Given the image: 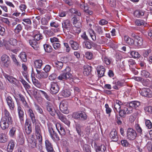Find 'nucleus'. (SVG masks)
Here are the masks:
<instances>
[{"label":"nucleus","mask_w":152,"mask_h":152,"mask_svg":"<svg viewBox=\"0 0 152 152\" xmlns=\"http://www.w3.org/2000/svg\"><path fill=\"white\" fill-rule=\"evenodd\" d=\"M81 126L79 124H77L76 125L75 128L76 131L78 134L80 136L81 135V134H82L81 131Z\"/></svg>","instance_id":"51"},{"label":"nucleus","mask_w":152,"mask_h":152,"mask_svg":"<svg viewBox=\"0 0 152 152\" xmlns=\"http://www.w3.org/2000/svg\"><path fill=\"white\" fill-rule=\"evenodd\" d=\"M43 46L46 52L50 53L52 51L53 48L50 45L45 44Z\"/></svg>","instance_id":"49"},{"label":"nucleus","mask_w":152,"mask_h":152,"mask_svg":"<svg viewBox=\"0 0 152 152\" xmlns=\"http://www.w3.org/2000/svg\"><path fill=\"white\" fill-rule=\"evenodd\" d=\"M45 143L46 149L48 152L54 151L53 145L48 140H45Z\"/></svg>","instance_id":"32"},{"label":"nucleus","mask_w":152,"mask_h":152,"mask_svg":"<svg viewBox=\"0 0 152 152\" xmlns=\"http://www.w3.org/2000/svg\"><path fill=\"white\" fill-rule=\"evenodd\" d=\"M125 80H115L113 82L112 84L114 89L118 90L121 87L125 86Z\"/></svg>","instance_id":"11"},{"label":"nucleus","mask_w":152,"mask_h":152,"mask_svg":"<svg viewBox=\"0 0 152 152\" xmlns=\"http://www.w3.org/2000/svg\"><path fill=\"white\" fill-rule=\"evenodd\" d=\"M6 101L9 108L10 111H13L15 108V101L10 96H8L6 98Z\"/></svg>","instance_id":"10"},{"label":"nucleus","mask_w":152,"mask_h":152,"mask_svg":"<svg viewBox=\"0 0 152 152\" xmlns=\"http://www.w3.org/2000/svg\"><path fill=\"white\" fill-rule=\"evenodd\" d=\"M46 108L49 114L52 116L55 115L57 112V110H55L52 104L50 102H47Z\"/></svg>","instance_id":"17"},{"label":"nucleus","mask_w":152,"mask_h":152,"mask_svg":"<svg viewBox=\"0 0 152 152\" xmlns=\"http://www.w3.org/2000/svg\"><path fill=\"white\" fill-rule=\"evenodd\" d=\"M94 148L96 152H104L106 150V148L103 144L101 145L97 144L96 142H94Z\"/></svg>","instance_id":"20"},{"label":"nucleus","mask_w":152,"mask_h":152,"mask_svg":"<svg viewBox=\"0 0 152 152\" xmlns=\"http://www.w3.org/2000/svg\"><path fill=\"white\" fill-rule=\"evenodd\" d=\"M124 107L125 108H126L127 110H126L127 112V114H131L133 112V108L132 107L130 106V104H129L128 105H124Z\"/></svg>","instance_id":"54"},{"label":"nucleus","mask_w":152,"mask_h":152,"mask_svg":"<svg viewBox=\"0 0 152 152\" xmlns=\"http://www.w3.org/2000/svg\"><path fill=\"white\" fill-rule=\"evenodd\" d=\"M130 106L134 108H136L140 105V103L139 102L136 101H132L129 103Z\"/></svg>","instance_id":"46"},{"label":"nucleus","mask_w":152,"mask_h":152,"mask_svg":"<svg viewBox=\"0 0 152 152\" xmlns=\"http://www.w3.org/2000/svg\"><path fill=\"white\" fill-rule=\"evenodd\" d=\"M69 12L71 13L75 14L79 16L81 15V13L80 12L75 8H72L70 9Z\"/></svg>","instance_id":"55"},{"label":"nucleus","mask_w":152,"mask_h":152,"mask_svg":"<svg viewBox=\"0 0 152 152\" xmlns=\"http://www.w3.org/2000/svg\"><path fill=\"white\" fill-rule=\"evenodd\" d=\"M55 126L56 129L61 136H64L66 134L65 130L63 125L59 123H55Z\"/></svg>","instance_id":"21"},{"label":"nucleus","mask_w":152,"mask_h":152,"mask_svg":"<svg viewBox=\"0 0 152 152\" xmlns=\"http://www.w3.org/2000/svg\"><path fill=\"white\" fill-rule=\"evenodd\" d=\"M89 7L86 4L83 10L85 12V14L87 16L88 15H91L93 14V12L92 11L89 10Z\"/></svg>","instance_id":"45"},{"label":"nucleus","mask_w":152,"mask_h":152,"mask_svg":"<svg viewBox=\"0 0 152 152\" xmlns=\"http://www.w3.org/2000/svg\"><path fill=\"white\" fill-rule=\"evenodd\" d=\"M140 95L143 96L148 98L152 97V92L151 89L147 88H143L139 91Z\"/></svg>","instance_id":"13"},{"label":"nucleus","mask_w":152,"mask_h":152,"mask_svg":"<svg viewBox=\"0 0 152 152\" xmlns=\"http://www.w3.org/2000/svg\"><path fill=\"white\" fill-rule=\"evenodd\" d=\"M30 44L36 50H39L40 49L39 44L38 43L35 39H30L29 41Z\"/></svg>","instance_id":"30"},{"label":"nucleus","mask_w":152,"mask_h":152,"mask_svg":"<svg viewBox=\"0 0 152 152\" xmlns=\"http://www.w3.org/2000/svg\"><path fill=\"white\" fill-rule=\"evenodd\" d=\"M34 72L33 73L32 72L31 77L33 83L37 87L39 88H41L42 87V85L40 82L35 78L34 76Z\"/></svg>","instance_id":"29"},{"label":"nucleus","mask_w":152,"mask_h":152,"mask_svg":"<svg viewBox=\"0 0 152 152\" xmlns=\"http://www.w3.org/2000/svg\"><path fill=\"white\" fill-rule=\"evenodd\" d=\"M20 57L21 60L24 62H26L27 61V55L24 52H22L20 54Z\"/></svg>","instance_id":"52"},{"label":"nucleus","mask_w":152,"mask_h":152,"mask_svg":"<svg viewBox=\"0 0 152 152\" xmlns=\"http://www.w3.org/2000/svg\"><path fill=\"white\" fill-rule=\"evenodd\" d=\"M69 43L72 49L74 50H77L80 47V44L77 42L73 40H71Z\"/></svg>","instance_id":"33"},{"label":"nucleus","mask_w":152,"mask_h":152,"mask_svg":"<svg viewBox=\"0 0 152 152\" xmlns=\"http://www.w3.org/2000/svg\"><path fill=\"white\" fill-rule=\"evenodd\" d=\"M105 107L106 108L105 111L106 114H108L109 116H110L112 110L109 107L108 104L107 103L105 104Z\"/></svg>","instance_id":"53"},{"label":"nucleus","mask_w":152,"mask_h":152,"mask_svg":"<svg viewBox=\"0 0 152 152\" xmlns=\"http://www.w3.org/2000/svg\"><path fill=\"white\" fill-rule=\"evenodd\" d=\"M94 28L97 34L100 35H102L104 34V29L102 27L98 25L95 26Z\"/></svg>","instance_id":"34"},{"label":"nucleus","mask_w":152,"mask_h":152,"mask_svg":"<svg viewBox=\"0 0 152 152\" xmlns=\"http://www.w3.org/2000/svg\"><path fill=\"white\" fill-rule=\"evenodd\" d=\"M2 114L3 116L1 118H4L7 120H12L10 113L6 108H4L2 110Z\"/></svg>","instance_id":"23"},{"label":"nucleus","mask_w":152,"mask_h":152,"mask_svg":"<svg viewBox=\"0 0 152 152\" xmlns=\"http://www.w3.org/2000/svg\"><path fill=\"white\" fill-rule=\"evenodd\" d=\"M130 54L134 58H139L140 56V55L138 52L135 51H131Z\"/></svg>","instance_id":"58"},{"label":"nucleus","mask_w":152,"mask_h":152,"mask_svg":"<svg viewBox=\"0 0 152 152\" xmlns=\"http://www.w3.org/2000/svg\"><path fill=\"white\" fill-rule=\"evenodd\" d=\"M8 140L7 136L3 133L0 134V143H5Z\"/></svg>","instance_id":"41"},{"label":"nucleus","mask_w":152,"mask_h":152,"mask_svg":"<svg viewBox=\"0 0 152 152\" xmlns=\"http://www.w3.org/2000/svg\"><path fill=\"white\" fill-rule=\"evenodd\" d=\"M13 122L12 120H7L5 119L1 118L0 121V126L1 129L4 131L8 130L10 125H11Z\"/></svg>","instance_id":"3"},{"label":"nucleus","mask_w":152,"mask_h":152,"mask_svg":"<svg viewBox=\"0 0 152 152\" xmlns=\"http://www.w3.org/2000/svg\"><path fill=\"white\" fill-rule=\"evenodd\" d=\"M124 39L126 43L129 45H132L134 44V40L128 36L125 35L124 36Z\"/></svg>","instance_id":"38"},{"label":"nucleus","mask_w":152,"mask_h":152,"mask_svg":"<svg viewBox=\"0 0 152 152\" xmlns=\"http://www.w3.org/2000/svg\"><path fill=\"white\" fill-rule=\"evenodd\" d=\"M135 24L137 26H144L146 23V22L143 20L137 19L135 21Z\"/></svg>","instance_id":"48"},{"label":"nucleus","mask_w":152,"mask_h":152,"mask_svg":"<svg viewBox=\"0 0 152 152\" xmlns=\"http://www.w3.org/2000/svg\"><path fill=\"white\" fill-rule=\"evenodd\" d=\"M18 116L21 124L24 122V112L22 108L20 105H18L17 107Z\"/></svg>","instance_id":"22"},{"label":"nucleus","mask_w":152,"mask_h":152,"mask_svg":"<svg viewBox=\"0 0 152 152\" xmlns=\"http://www.w3.org/2000/svg\"><path fill=\"white\" fill-rule=\"evenodd\" d=\"M135 128L137 132L140 134H142V130L138 124L135 125Z\"/></svg>","instance_id":"61"},{"label":"nucleus","mask_w":152,"mask_h":152,"mask_svg":"<svg viewBox=\"0 0 152 152\" xmlns=\"http://www.w3.org/2000/svg\"><path fill=\"white\" fill-rule=\"evenodd\" d=\"M83 45L84 47L88 49H91L92 47H95L96 46V44L95 43L91 41L87 40L83 42Z\"/></svg>","instance_id":"26"},{"label":"nucleus","mask_w":152,"mask_h":152,"mask_svg":"<svg viewBox=\"0 0 152 152\" xmlns=\"http://www.w3.org/2000/svg\"><path fill=\"white\" fill-rule=\"evenodd\" d=\"M36 71L37 73L36 77L39 80L46 78L48 76V73H47L42 70H39L37 69Z\"/></svg>","instance_id":"19"},{"label":"nucleus","mask_w":152,"mask_h":152,"mask_svg":"<svg viewBox=\"0 0 152 152\" xmlns=\"http://www.w3.org/2000/svg\"><path fill=\"white\" fill-rule=\"evenodd\" d=\"M146 147L148 151H152V143L151 142H147Z\"/></svg>","instance_id":"62"},{"label":"nucleus","mask_w":152,"mask_h":152,"mask_svg":"<svg viewBox=\"0 0 152 152\" xmlns=\"http://www.w3.org/2000/svg\"><path fill=\"white\" fill-rule=\"evenodd\" d=\"M23 26L21 24H18L14 29L15 32L17 34H19L23 29Z\"/></svg>","instance_id":"50"},{"label":"nucleus","mask_w":152,"mask_h":152,"mask_svg":"<svg viewBox=\"0 0 152 152\" xmlns=\"http://www.w3.org/2000/svg\"><path fill=\"white\" fill-rule=\"evenodd\" d=\"M15 146V142L13 140H11L9 142L7 146L8 152H12Z\"/></svg>","instance_id":"35"},{"label":"nucleus","mask_w":152,"mask_h":152,"mask_svg":"<svg viewBox=\"0 0 152 152\" xmlns=\"http://www.w3.org/2000/svg\"><path fill=\"white\" fill-rule=\"evenodd\" d=\"M56 114L59 119L68 126H69L70 122L67 119L65 115L61 113L58 110H57Z\"/></svg>","instance_id":"16"},{"label":"nucleus","mask_w":152,"mask_h":152,"mask_svg":"<svg viewBox=\"0 0 152 152\" xmlns=\"http://www.w3.org/2000/svg\"><path fill=\"white\" fill-rule=\"evenodd\" d=\"M68 102L66 101H62L59 105V108L60 110L63 113L67 114L69 112L68 109Z\"/></svg>","instance_id":"15"},{"label":"nucleus","mask_w":152,"mask_h":152,"mask_svg":"<svg viewBox=\"0 0 152 152\" xmlns=\"http://www.w3.org/2000/svg\"><path fill=\"white\" fill-rule=\"evenodd\" d=\"M43 38V37L42 34H40L39 32L35 35L34 36V39L37 41H39L41 39H42Z\"/></svg>","instance_id":"59"},{"label":"nucleus","mask_w":152,"mask_h":152,"mask_svg":"<svg viewBox=\"0 0 152 152\" xmlns=\"http://www.w3.org/2000/svg\"><path fill=\"white\" fill-rule=\"evenodd\" d=\"M90 146L87 144H85L83 146V150L86 152H91L89 149Z\"/></svg>","instance_id":"63"},{"label":"nucleus","mask_w":152,"mask_h":152,"mask_svg":"<svg viewBox=\"0 0 152 152\" xmlns=\"http://www.w3.org/2000/svg\"><path fill=\"white\" fill-rule=\"evenodd\" d=\"M110 137L112 140L114 142H116L118 139L117 132L115 129H113L110 134Z\"/></svg>","instance_id":"27"},{"label":"nucleus","mask_w":152,"mask_h":152,"mask_svg":"<svg viewBox=\"0 0 152 152\" xmlns=\"http://www.w3.org/2000/svg\"><path fill=\"white\" fill-rule=\"evenodd\" d=\"M17 131V128L15 127H12L9 131V136L12 137H13L15 136L16 133Z\"/></svg>","instance_id":"43"},{"label":"nucleus","mask_w":152,"mask_h":152,"mask_svg":"<svg viewBox=\"0 0 152 152\" xmlns=\"http://www.w3.org/2000/svg\"><path fill=\"white\" fill-rule=\"evenodd\" d=\"M24 128L26 133L29 134L32 132L31 124L29 119L26 118L24 124Z\"/></svg>","instance_id":"12"},{"label":"nucleus","mask_w":152,"mask_h":152,"mask_svg":"<svg viewBox=\"0 0 152 152\" xmlns=\"http://www.w3.org/2000/svg\"><path fill=\"white\" fill-rule=\"evenodd\" d=\"M92 71V67L89 65H86L84 66V70L83 72L85 76H88L91 73Z\"/></svg>","instance_id":"37"},{"label":"nucleus","mask_w":152,"mask_h":152,"mask_svg":"<svg viewBox=\"0 0 152 152\" xmlns=\"http://www.w3.org/2000/svg\"><path fill=\"white\" fill-rule=\"evenodd\" d=\"M85 55L86 58L89 60H91L93 58V54L90 52H87L85 53Z\"/></svg>","instance_id":"57"},{"label":"nucleus","mask_w":152,"mask_h":152,"mask_svg":"<svg viewBox=\"0 0 152 152\" xmlns=\"http://www.w3.org/2000/svg\"><path fill=\"white\" fill-rule=\"evenodd\" d=\"M19 80L22 83L24 88L26 89H29L31 87L29 84L22 77H19Z\"/></svg>","instance_id":"42"},{"label":"nucleus","mask_w":152,"mask_h":152,"mask_svg":"<svg viewBox=\"0 0 152 152\" xmlns=\"http://www.w3.org/2000/svg\"><path fill=\"white\" fill-rule=\"evenodd\" d=\"M71 94L70 91L68 89L63 90L59 94V95L61 98L68 97Z\"/></svg>","instance_id":"28"},{"label":"nucleus","mask_w":152,"mask_h":152,"mask_svg":"<svg viewBox=\"0 0 152 152\" xmlns=\"http://www.w3.org/2000/svg\"><path fill=\"white\" fill-rule=\"evenodd\" d=\"M131 36L132 37H133L135 39L134 40V45H135L139 47L141 46L142 45L143 43V39L142 37L134 33H132V34Z\"/></svg>","instance_id":"14"},{"label":"nucleus","mask_w":152,"mask_h":152,"mask_svg":"<svg viewBox=\"0 0 152 152\" xmlns=\"http://www.w3.org/2000/svg\"><path fill=\"white\" fill-rule=\"evenodd\" d=\"M126 110H127V109L126 108H125L124 105L121 109L119 110L118 112L120 117L124 118L126 116V114H127V112Z\"/></svg>","instance_id":"40"},{"label":"nucleus","mask_w":152,"mask_h":152,"mask_svg":"<svg viewBox=\"0 0 152 152\" xmlns=\"http://www.w3.org/2000/svg\"><path fill=\"white\" fill-rule=\"evenodd\" d=\"M144 14V12L140 10H136L134 12V15L135 17L139 18L143 16Z\"/></svg>","instance_id":"39"},{"label":"nucleus","mask_w":152,"mask_h":152,"mask_svg":"<svg viewBox=\"0 0 152 152\" xmlns=\"http://www.w3.org/2000/svg\"><path fill=\"white\" fill-rule=\"evenodd\" d=\"M98 75L99 77H101L104 75L105 69L102 66L99 65L96 68Z\"/></svg>","instance_id":"25"},{"label":"nucleus","mask_w":152,"mask_h":152,"mask_svg":"<svg viewBox=\"0 0 152 152\" xmlns=\"http://www.w3.org/2000/svg\"><path fill=\"white\" fill-rule=\"evenodd\" d=\"M28 145L29 147L32 148H34L37 146L36 141L34 137V135H32L31 136L29 137L27 139Z\"/></svg>","instance_id":"24"},{"label":"nucleus","mask_w":152,"mask_h":152,"mask_svg":"<svg viewBox=\"0 0 152 152\" xmlns=\"http://www.w3.org/2000/svg\"><path fill=\"white\" fill-rule=\"evenodd\" d=\"M137 133L136 131L132 128H129L126 131L127 139L130 140H134L136 138Z\"/></svg>","instance_id":"5"},{"label":"nucleus","mask_w":152,"mask_h":152,"mask_svg":"<svg viewBox=\"0 0 152 152\" xmlns=\"http://www.w3.org/2000/svg\"><path fill=\"white\" fill-rule=\"evenodd\" d=\"M18 140L20 142V144H22L24 143L25 139L24 135L22 133H19L18 137Z\"/></svg>","instance_id":"44"},{"label":"nucleus","mask_w":152,"mask_h":152,"mask_svg":"<svg viewBox=\"0 0 152 152\" xmlns=\"http://www.w3.org/2000/svg\"><path fill=\"white\" fill-rule=\"evenodd\" d=\"M11 57L15 65L17 66H20V63L17 60L15 55L13 54L11 55Z\"/></svg>","instance_id":"47"},{"label":"nucleus","mask_w":152,"mask_h":152,"mask_svg":"<svg viewBox=\"0 0 152 152\" xmlns=\"http://www.w3.org/2000/svg\"><path fill=\"white\" fill-rule=\"evenodd\" d=\"M144 110L146 112H148L150 114H152V106L146 107L145 108Z\"/></svg>","instance_id":"64"},{"label":"nucleus","mask_w":152,"mask_h":152,"mask_svg":"<svg viewBox=\"0 0 152 152\" xmlns=\"http://www.w3.org/2000/svg\"><path fill=\"white\" fill-rule=\"evenodd\" d=\"M72 117L77 120L84 121L87 118L86 113L82 111L74 112L72 113Z\"/></svg>","instance_id":"6"},{"label":"nucleus","mask_w":152,"mask_h":152,"mask_svg":"<svg viewBox=\"0 0 152 152\" xmlns=\"http://www.w3.org/2000/svg\"><path fill=\"white\" fill-rule=\"evenodd\" d=\"M33 124L34 125L35 132L37 139L38 140L39 144H41L42 140V131L40 126L41 125L39 123L37 122Z\"/></svg>","instance_id":"2"},{"label":"nucleus","mask_w":152,"mask_h":152,"mask_svg":"<svg viewBox=\"0 0 152 152\" xmlns=\"http://www.w3.org/2000/svg\"><path fill=\"white\" fill-rule=\"evenodd\" d=\"M55 64L56 66L59 69H61L63 66V63L62 62L57 61L55 62Z\"/></svg>","instance_id":"56"},{"label":"nucleus","mask_w":152,"mask_h":152,"mask_svg":"<svg viewBox=\"0 0 152 152\" xmlns=\"http://www.w3.org/2000/svg\"><path fill=\"white\" fill-rule=\"evenodd\" d=\"M60 89L59 86L56 82H52L50 84V92L53 94H56Z\"/></svg>","instance_id":"7"},{"label":"nucleus","mask_w":152,"mask_h":152,"mask_svg":"<svg viewBox=\"0 0 152 152\" xmlns=\"http://www.w3.org/2000/svg\"><path fill=\"white\" fill-rule=\"evenodd\" d=\"M1 63L2 66L4 67L8 68L11 64L10 58L5 54H3L1 57Z\"/></svg>","instance_id":"4"},{"label":"nucleus","mask_w":152,"mask_h":152,"mask_svg":"<svg viewBox=\"0 0 152 152\" xmlns=\"http://www.w3.org/2000/svg\"><path fill=\"white\" fill-rule=\"evenodd\" d=\"M17 40L15 39L11 38H10L9 41L7 42V43L4 44V46L6 49L10 50L11 49L10 45H9L8 44L13 46H16L17 44Z\"/></svg>","instance_id":"18"},{"label":"nucleus","mask_w":152,"mask_h":152,"mask_svg":"<svg viewBox=\"0 0 152 152\" xmlns=\"http://www.w3.org/2000/svg\"><path fill=\"white\" fill-rule=\"evenodd\" d=\"M141 75L143 77H148L150 75V73L149 72L145 70H143L141 71Z\"/></svg>","instance_id":"60"},{"label":"nucleus","mask_w":152,"mask_h":152,"mask_svg":"<svg viewBox=\"0 0 152 152\" xmlns=\"http://www.w3.org/2000/svg\"><path fill=\"white\" fill-rule=\"evenodd\" d=\"M62 27L65 30H69L71 28L72 25L70 23V20L67 19L64 20L62 23Z\"/></svg>","instance_id":"31"},{"label":"nucleus","mask_w":152,"mask_h":152,"mask_svg":"<svg viewBox=\"0 0 152 152\" xmlns=\"http://www.w3.org/2000/svg\"><path fill=\"white\" fill-rule=\"evenodd\" d=\"M70 68L68 66L66 67V68L62 71L63 73L61 74L58 76V79L63 80L69 79L72 77V75L70 72Z\"/></svg>","instance_id":"1"},{"label":"nucleus","mask_w":152,"mask_h":152,"mask_svg":"<svg viewBox=\"0 0 152 152\" xmlns=\"http://www.w3.org/2000/svg\"><path fill=\"white\" fill-rule=\"evenodd\" d=\"M72 20L73 22V24L77 29L76 32L78 34L80 32L81 29L80 27H81L82 24L80 20H79L76 15H74L72 18Z\"/></svg>","instance_id":"8"},{"label":"nucleus","mask_w":152,"mask_h":152,"mask_svg":"<svg viewBox=\"0 0 152 152\" xmlns=\"http://www.w3.org/2000/svg\"><path fill=\"white\" fill-rule=\"evenodd\" d=\"M43 62L40 59L36 60L34 62V67L37 69H40L43 65Z\"/></svg>","instance_id":"36"},{"label":"nucleus","mask_w":152,"mask_h":152,"mask_svg":"<svg viewBox=\"0 0 152 152\" xmlns=\"http://www.w3.org/2000/svg\"><path fill=\"white\" fill-rule=\"evenodd\" d=\"M50 136L53 140L54 142L59 141V137L57 133L54 130L53 127L51 126L48 128Z\"/></svg>","instance_id":"9"}]
</instances>
